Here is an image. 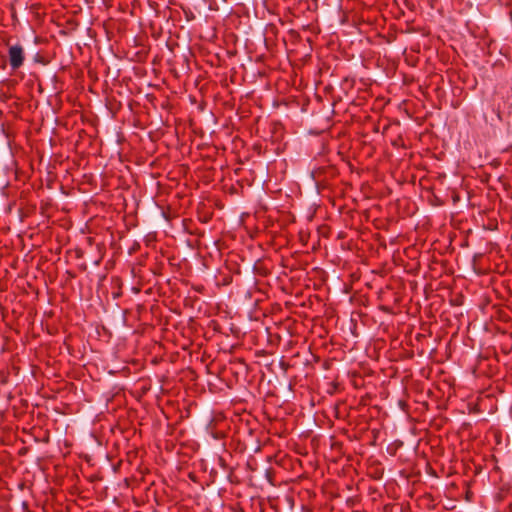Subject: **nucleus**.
<instances>
[{"label":"nucleus","instance_id":"f257e3e1","mask_svg":"<svg viewBox=\"0 0 512 512\" xmlns=\"http://www.w3.org/2000/svg\"><path fill=\"white\" fill-rule=\"evenodd\" d=\"M9 63L13 70L18 69L22 66L25 56L24 50L20 45H12L8 50Z\"/></svg>","mask_w":512,"mask_h":512},{"label":"nucleus","instance_id":"f03ea898","mask_svg":"<svg viewBox=\"0 0 512 512\" xmlns=\"http://www.w3.org/2000/svg\"><path fill=\"white\" fill-rule=\"evenodd\" d=\"M162 218H164L168 223H170L171 226H173L174 222L178 223L180 221L177 214L172 213L170 209H168V212L164 210V206L162 205Z\"/></svg>","mask_w":512,"mask_h":512},{"label":"nucleus","instance_id":"7ed1b4c3","mask_svg":"<svg viewBox=\"0 0 512 512\" xmlns=\"http://www.w3.org/2000/svg\"><path fill=\"white\" fill-rule=\"evenodd\" d=\"M165 385H166V382L164 381V379L162 378V388H161V391H162V402L164 401V392H165Z\"/></svg>","mask_w":512,"mask_h":512},{"label":"nucleus","instance_id":"20e7f679","mask_svg":"<svg viewBox=\"0 0 512 512\" xmlns=\"http://www.w3.org/2000/svg\"><path fill=\"white\" fill-rule=\"evenodd\" d=\"M166 403H167V404H171V403H172V401H171L170 399H167V400H166Z\"/></svg>","mask_w":512,"mask_h":512}]
</instances>
